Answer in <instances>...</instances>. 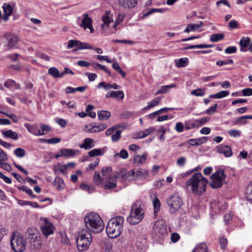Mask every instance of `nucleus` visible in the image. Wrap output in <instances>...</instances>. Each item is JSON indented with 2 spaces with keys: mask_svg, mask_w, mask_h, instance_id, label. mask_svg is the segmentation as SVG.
Returning a JSON list of instances; mask_svg holds the SVG:
<instances>
[{
  "mask_svg": "<svg viewBox=\"0 0 252 252\" xmlns=\"http://www.w3.org/2000/svg\"><path fill=\"white\" fill-rule=\"evenodd\" d=\"M86 226L88 230L98 233L104 229V224L98 214L91 213L84 218Z\"/></svg>",
  "mask_w": 252,
  "mask_h": 252,
  "instance_id": "f03ea898",
  "label": "nucleus"
},
{
  "mask_svg": "<svg viewBox=\"0 0 252 252\" xmlns=\"http://www.w3.org/2000/svg\"><path fill=\"white\" fill-rule=\"evenodd\" d=\"M252 119V116L250 115H246L243 116L240 118H239L235 122L236 124H241L244 125L246 124L247 122L246 121V119Z\"/></svg>",
  "mask_w": 252,
  "mask_h": 252,
  "instance_id": "58836bf2",
  "label": "nucleus"
},
{
  "mask_svg": "<svg viewBox=\"0 0 252 252\" xmlns=\"http://www.w3.org/2000/svg\"><path fill=\"white\" fill-rule=\"evenodd\" d=\"M169 212L171 214L178 212L183 204L181 197L177 194L174 193L169 197L166 200Z\"/></svg>",
  "mask_w": 252,
  "mask_h": 252,
  "instance_id": "20e7f679",
  "label": "nucleus"
},
{
  "mask_svg": "<svg viewBox=\"0 0 252 252\" xmlns=\"http://www.w3.org/2000/svg\"><path fill=\"white\" fill-rule=\"evenodd\" d=\"M153 232L159 237L166 233V227L162 220H158L155 222L153 227Z\"/></svg>",
  "mask_w": 252,
  "mask_h": 252,
  "instance_id": "ddd939ff",
  "label": "nucleus"
},
{
  "mask_svg": "<svg viewBox=\"0 0 252 252\" xmlns=\"http://www.w3.org/2000/svg\"><path fill=\"white\" fill-rule=\"evenodd\" d=\"M3 11L4 14L10 15L12 13V7L10 4L4 3L3 5Z\"/></svg>",
  "mask_w": 252,
  "mask_h": 252,
  "instance_id": "c03bdc74",
  "label": "nucleus"
},
{
  "mask_svg": "<svg viewBox=\"0 0 252 252\" xmlns=\"http://www.w3.org/2000/svg\"><path fill=\"white\" fill-rule=\"evenodd\" d=\"M15 154L17 157H23L25 155V152L21 148H17L15 150Z\"/></svg>",
  "mask_w": 252,
  "mask_h": 252,
  "instance_id": "680f3d73",
  "label": "nucleus"
},
{
  "mask_svg": "<svg viewBox=\"0 0 252 252\" xmlns=\"http://www.w3.org/2000/svg\"><path fill=\"white\" fill-rule=\"evenodd\" d=\"M92 237L90 233L82 234L78 236L76 240L77 246L79 251H85L87 250L91 242Z\"/></svg>",
  "mask_w": 252,
  "mask_h": 252,
  "instance_id": "6e6552de",
  "label": "nucleus"
},
{
  "mask_svg": "<svg viewBox=\"0 0 252 252\" xmlns=\"http://www.w3.org/2000/svg\"><path fill=\"white\" fill-rule=\"evenodd\" d=\"M124 218L118 216L108 221L106 231L108 236L110 238H115L119 236L123 231Z\"/></svg>",
  "mask_w": 252,
  "mask_h": 252,
  "instance_id": "7ed1b4c3",
  "label": "nucleus"
},
{
  "mask_svg": "<svg viewBox=\"0 0 252 252\" xmlns=\"http://www.w3.org/2000/svg\"><path fill=\"white\" fill-rule=\"evenodd\" d=\"M242 92L243 95L244 96H251L252 95V89L251 88L243 89Z\"/></svg>",
  "mask_w": 252,
  "mask_h": 252,
  "instance_id": "774afa93",
  "label": "nucleus"
},
{
  "mask_svg": "<svg viewBox=\"0 0 252 252\" xmlns=\"http://www.w3.org/2000/svg\"><path fill=\"white\" fill-rule=\"evenodd\" d=\"M147 157V154L146 153L143 154L142 156H135L134 157V160L138 163H142L146 160Z\"/></svg>",
  "mask_w": 252,
  "mask_h": 252,
  "instance_id": "e433bc0d",
  "label": "nucleus"
},
{
  "mask_svg": "<svg viewBox=\"0 0 252 252\" xmlns=\"http://www.w3.org/2000/svg\"><path fill=\"white\" fill-rule=\"evenodd\" d=\"M99 163V159L96 158L94 162L91 163L89 165V169L94 170L98 165Z\"/></svg>",
  "mask_w": 252,
  "mask_h": 252,
  "instance_id": "69168bd1",
  "label": "nucleus"
},
{
  "mask_svg": "<svg viewBox=\"0 0 252 252\" xmlns=\"http://www.w3.org/2000/svg\"><path fill=\"white\" fill-rule=\"evenodd\" d=\"M217 151L221 154L224 155L226 157L231 156L232 152L230 148L226 145L220 146L217 147Z\"/></svg>",
  "mask_w": 252,
  "mask_h": 252,
  "instance_id": "412c9836",
  "label": "nucleus"
},
{
  "mask_svg": "<svg viewBox=\"0 0 252 252\" xmlns=\"http://www.w3.org/2000/svg\"><path fill=\"white\" fill-rule=\"evenodd\" d=\"M4 37L6 40L5 46L8 49H11L14 47L18 42V36L11 33H6L4 35Z\"/></svg>",
  "mask_w": 252,
  "mask_h": 252,
  "instance_id": "f8f14e48",
  "label": "nucleus"
},
{
  "mask_svg": "<svg viewBox=\"0 0 252 252\" xmlns=\"http://www.w3.org/2000/svg\"><path fill=\"white\" fill-rule=\"evenodd\" d=\"M149 176L148 171L145 169H138L134 170V180L146 179Z\"/></svg>",
  "mask_w": 252,
  "mask_h": 252,
  "instance_id": "a211bd4d",
  "label": "nucleus"
},
{
  "mask_svg": "<svg viewBox=\"0 0 252 252\" xmlns=\"http://www.w3.org/2000/svg\"><path fill=\"white\" fill-rule=\"evenodd\" d=\"M94 181L95 183L97 184L100 183L101 182H102V183H104V180L103 178H101L99 173L98 171H95L94 172Z\"/></svg>",
  "mask_w": 252,
  "mask_h": 252,
  "instance_id": "de8ad7c7",
  "label": "nucleus"
},
{
  "mask_svg": "<svg viewBox=\"0 0 252 252\" xmlns=\"http://www.w3.org/2000/svg\"><path fill=\"white\" fill-rule=\"evenodd\" d=\"M11 245L16 252H22L26 248V242L22 235L14 234L11 239Z\"/></svg>",
  "mask_w": 252,
  "mask_h": 252,
  "instance_id": "0eeeda50",
  "label": "nucleus"
},
{
  "mask_svg": "<svg viewBox=\"0 0 252 252\" xmlns=\"http://www.w3.org/2000/svg\"><path fill=\"white\" fill-rule=\"evenodd\" d=\"M134 170L127 171L126 169H122L119 172L114 173L113 177L115 179L120 177L124 180L131 181L134 180Z\"/></svg>",
  "mask_w": 252,
  "mask_h": 252,
  "instance_id": "9b49d317",
  "label": "nucleus"
},
{
  "mask_svg": "<svg viewBox=\"0 0 252 252\" xmlns=\"http://www.w3.org/2000/svg\"><path fill=\"white\" fill-rule=\"evenodd\" d=\"M93 66L94 69L99 68L107 73L109 76L111 75V73L104 65H103L99 63H93Z\"/></svg>",
  "mask_w": 252,
  "mask_h": 252,
  "instance_id": "37998d69",
  "label": "nucleus"
},
{
  "mask_svg": "<svg viewBox=\"0 0 252 252\" xmlns=\"http://www.w3.org/2000/svg\"><path fill=\"white\" fill-rule=\"evenodd\" d=\"M48 73L54 78H62L61 73L58 69L55 67H51L49 68Z\"/></svg>",
  "mask_w": 252,
  "mask_h": 252,
  "instance_id": "c756f323",
  "label": "nucleus"
},
{
  "mask_svg": "<svg viewBox=\"0 0 252 252\" xmlns=\"http://www.w3.org/2000/svg\"><path fill=\"white\" fill-rule=\"evenodd\" d=\"M112 67L118 73L121 74L123 77H125L126 76L125 73L122 70L118 63L115 62L114 63H113L112 64Z\"/></svg>",
  "mask_w": 252,
  "mask_h": 252,
  "instance_id": "a19ab883",
  "label": "nucleus"
},
{
  "mask_svg": "<svg viewBox=\"0 0 252 252\" xmlns=\"http://www.w3.org/2000/svg\"><path fill=\"white\" fill-rule=\"evenodd\" d=\"M228 27L231 29H236L238 27V23L235 20L230 21L228 23Z\"/></svg>",
  "mask_w": 252,
  "mask_h": 252,
  "instance_id": "052dcab7",
  "label": "nucleus"
},
{
  "mask_svg": "<svg viewBox=\"0 0 252 252\" xmlns=\"http://www.w3.org/2000/svg\"><path fill=\"white\" fill-rule=\"evenodd\" d=\"M117 127L114 126L111 128L107 129L105 132L106 135H112L111 138L113 141H118L120 137L121 134V131L120 130H116L115 132L113 133L115 130L116 129Z\"/></svg>",
  "mask_w": 252,
  "mask_h": 252,
  "instance_id": "f3484780",
  "label": "nucleus"
},
{
  "mask_svg": "<svg viewBox=\"0 0 252 252\" xmlns=\"http://www.w3.org/2000/svg\"><path fill=\"white\" fill-rule=\"evenodd\" d=\"M191 94L195 95L197 96H202L205 94V91L203 89H197L196 90H192L191 92Z\"/></svg>",
  "mask_w": 252,
  "mask_h": 252,
  "instance_id": "a18cd8bd",
  "label": "nucleus"
},
{
  "mask_svg": "<svg viewBox=\"0 0 252 252\" xmlns=\"http://www.w3.org/2000/svg\"><path fill=\"white\" fill-rule=\"evenodd\" d=\"M4 86L9 89L14 88L16 89H19L20 88V85L19 84H17L16 82L13 80H8L6 81L4 83Z\"/></svg>",
  "mask_w": 252,
  "mask_h": 252,
  "instance_id": "2f4dec72",
  "label": "nucleus"
},
{
  "mask_svg": "<svg viewBox=\"0 0 252 252\" xmlns=\"http://www.w3.org/2000/svg\"><path fill=\"white\" fill-rule=\"evenodd\" d=\"M97 87L98 88L100 87H103L105 90H109L110 89V84L108 83H106L104 82H102L98 84Z\"/></svg>",
  "mask_w": 252,
  "mask_h": 252,
  "instance_id": "0e129e2a",
  "label": "nucleus"
},
{
  "mask_svg": "<svg viewBox=\"0 0 252 252\" xmlns=\"http://www.w3.org/2000/svg\"><path fill=\"white\" fill-rule=\"evenodd\" d=\"M118 5L124 9H129L135 7L137 0H117Z\"/></svg>",
  "mask_w": 252,
  "mask_h": 252,
  "instance_id": "2eb2a0df",
  "label": "nucleus"
},
{
  "mask_svg": "<svg viewBox=\"0 0 252 252\" xmlns=\"http://www.w3.org/2000/svg\"><path fill=\"white\" fill-rule=\"evenodd\" d=\"M175 129L178 132H182L184 129V126L181 122L176 123Z\"/></svg>",
  "mask_w": 252,
  "mask_h": 252,
  "instance_id": "4d7b16f0",
  "label": "nucleus"
},
{
  "mask_svg": "<svg viewBox=\"0 0 252 252\" xmlns=\"http://www.w3.org/2000/svg\"><path fill=\"white\" fill-rule=\"evenodd\" d=\"M101 173L103 179H108V182L103 183L104 188L107 189H111L115 188L117 186V183L116 181H114L113 178H114L112 174V169L111 167H103L101 171Z\"/></svg>",
  "mask_w": 252,
  "mask_h": 252,
  "instance_id": "39448f33",
  "label": "nucleus"
},
{
  "mask_svg": "<svg viewBox=\"0 0 252 252\" xmlns=\"http://www.w3.org/2000/svg\"><path fill=\"white\" fill-rule=\"evenodd\" d=\"M107 127V125L105 124H100L97 126H92V128L90 129L92 132H97L103 130Z\"/></svg>",
  "mask_w": 252,
  "mask_h": 252,
  "instance_id": "72a5a7b5",
  "label": "nucleus"
},
{
  "mask_svg": "<svg viewBox=\"0 0 252 252\" xmlns=\"http://www.w3.org/2000/svg\"><path fill=\"white\" fill-rule=\"evenodd\" d=\"M94 143H83L82 144L80 145L79 146L81 148L89 150L94 147Z\"/></svg>",
  "mask_w": 252,
  "mask_h": 252,
  "instance_id": "603ef678",
  "label": "nucleus"
},
{
  "mask_svg": "<svg viewBox=\"0 0 252 252\" xmlns=\"http://www.w3.org/2000/svg\"><path fill=\"white\" fill-rule=\"evenodd\" d=\"M237 48L234 46H230L226 48L225 49V52L226 54H232L236 52Z\"/></svg>",
  "mask_w": 252,
  "mask_h": 252,
  "instance_id": "338daca9",
  "label": "nucleus"
},
{
  "mask_svg": "<svg viewBox=\"0 0 252 252\" xmlns=\"http://www.w3.org/2000/svg\"><path fill=\"white\" fill-rule=\"evenodd\" d=\"M229 94V92L226 91H222L216 94V98H221L226 96Z\"/></svg>",
  "mask_w": 252,
  "mask_h": 252,
  "instance_id": "5fc2aeb1",
  "label": "nucleus"
},
{
  "mask_svg": "<svg viewBox=\"0 0 252 252\" xmlns=\"http://www.w3.org/2000/svg\"><path fill=\"white\" fill-rule=\"evenodd\" d=\"M144 213L143 210L136 205L131 209L129 217L127 218V221L132 224L139 223L143 219Z\"/></svg>",
  "mask_w": 252,
  "mask_h": 252,
  "instance_id": "423d86ee",
  "label": "nucleus"
},
{
  "mask_svg": "<svg viewBox=\"0 0 252 252\" xmlns=\"http://www.w3.org/2000/svg\"><path fill=\"white\" fill-rule=\"evenodd\" d=\"M112 97L118 100H122L124 97V94L122 91H112Z\"/></svg>",
  "mask_w": 252,
  "mask_h": 252,
  "instance_id": "ea45409f",
  "label": "nucleus"
},
{
  "mask_svg": "<svg viewBox=\"0 0 252 252\" xmlns=\"http://www.w3.org/2000/svg\"><path fill=\"white\" fill-rule=\"evenodd\" d=\"M208 182L201 173H195L187 181L186 185L193 193L200 195L205 191Z\"/></svg>",
  "mask_w": 252,
  "mask_h": 252,
  "instance_id": "f257e3e1",
  "label": "nucleus"
},
{
  "mask_svg": "<svg viewBox=\"0 0 252 252\" xmlns=\"http://www.w3.org/2000/svg\"><path fill=\"white\" fill-rule=\"evenodd\" d=\"M98 117L100 120H107L111 116V113L105 110H100L97 112Z\"/></svg>",
  "mask_w": 252,
  "mask_h": 252,
  "instance_id": "7c9ffc66",
  "label": "nucleus"
},
{
  "mask_svg": "<svg viewBox=\"0 0 252 252\" xmlns=\"http://www.w3.org/2000/svg\"><path fill=\"white\" fill-rule=\"evenodd\" d=\"M217 106L218 104L216 103L214 105L207 109L205 111V113L208 115L214 114L217 111Z\"/></svg>",
  "mask_w": 252,
  "mask_h": 252,
  "instance_id": "864d4df0",
  "label": "nucleus"
},
{
  "mask_svg": "<svg viewBox=\"0 0 252 252\" xmlns=\"http://www.w3.org/2000/svg\"><path fill=\"white\" fill-rule=\"evenodd\" d=\"M225 175L223 170L218 171L211 176L210 186L212 188H220L222 185V182L225 179Z\"/></svg>",
  "mask_w": 252,
  "mask_h": 252,
  "instance_id": "1a4fd4ad",
  "label": "nucleus"
},
{
  "mask_svg": "<svg viewBox=\"0 0 252 252\" xmlns=\"http://www.w3.org/2000/svg\"><path fill=\"white\" fill-rule=\"evenodd\" d=\"M53 185L58 190H61L63 189L65 184L63 179L56 177L53 182Z\"/></svg>",
  "mask_w": 252,
  "mask_h": 252,
  "instance_id": "cd10ccee",
  "label": "nucleus"
},
{
  "mask_svg": "<svg viewBox=\"0 0 252 252\" xmlns=\"http://www.w3.org/2000/svg\"><path fill=\"white\" fill-rule=\"evenodd\" d=\"M189 63V60L187 58H183L180 59L178 63H176V65L178 67H183L186 66Z\"/></svg>",
  "mask_w": 252,
  "mask_h": 252,
  "instance_id": "79ce46f5",
  "label": "nucleus"
},
{
  "mask_svg": "<svg viewBox=\"0 0 252 252\" xmlns=\"http://www.w3.org/2000/svg\"><path fill=\"white\" fill-rule=\"evenodd\" d=\"M202 22H200L199 24H188L184 30L185 32L189 33L190 32H193L197 30L202 26Z\"/></svg>",
  "mask_w": 252,
  "mask_h": 252,
  "instance_id": "5701e85b",
  "label": "nucleus"
},
{
  "mask_svg": "<svg viewBox=\"0 0 252 252\" xmlns=\"http://www.w3.org/2000/svg\"><path fill=\"white\" fill-rule=\"evenodd\" d=\"M40 223L41 230L44 235L47 237L54 233L55 227L47 218H41Z\"/></svg>",
  "mask_w": 252,
  "mask_h": 252,
  "instance_id": "9d476101",
  "label": "nucleus"
},
{
  "mask_svg": "<svg viewBox=\"0 0 252 252\" xmlns=\"http://www.w3.org/2000/svg\"><path fill=\"white\" fill-rule=\"evenodd\" d=\"M153 205L154 207V213H157L160 209V202L159 200L156 198L153 201Z\"/></svg>",
  "mask_w": 252,
  "mask_h": 252,
  "instance_id": "49530a36",
  "label": "nucleus"
},
{
  "mask_svg": "<svg viewBox=\"0 0 252 252\" xmlns=\"http://www.w3.org/2000/svg\"><path fill=\"white\" fill-rule=\"evenodd\" d=\"M77 64L81 67H89L91 63L87 61L83 60H80L77 62Z\"/></svg>",
  "mask_w": 252,
  "mask_h": 252,
  "instance_id": "13d9d810",
  "label": "nucleus"
},
{
  "mask_svg": "<svg viewBox=\"0 0 252 252\" xmlns=\"http://www.w3.org/2000/svg\"><path fill=\"white\" fill-rule=\"evenodd\" d=\"M27 234L29 239L33 240L34 241L37 239V231L35 228H29L27 231Z\"/></svg>",
  "mask_w": 252,
  "mask_h": 252,
  "instance_id": "a878e982",
  "label": "nucleus"
},
{
  "mask_svg": "<svg viewBox=\"0 0 252 252\" xmlns=\"http://www.w3.org/2000/svg\"><path fill=\"white\" fill-rule=\"evenodd\" d=\"M83 18L82 19L80 27L86 29L88 28L90 30V32L93 33L94 32V29L92 26V19L89 16L88 14H85L83 15Z\"/></svg>",
  "mask_w": 252,
  "mask_h": 252,
  "instance_id": "4468645a",
  "label": "nucleus"
},
{
  "mask_svg": "<svg viewBox=\"0 0 252 252\" xmlns=\"http://www.w3.org/2000/svg\"><path fill=\"white\" fill-rule=\"evenodd\" d=\"M101 20L103 23L101 24V27H108L109 24L113 21V16L109 11H106L101 17Z\"/></svg>",
  "mask_w": 252,
  "mask_h": 252,
  "instance_id": "6ab92c4d",
  "label": "nucleus"
},
{
  "mask_svg": "<svg viewBox=\"0 0 252 252\" xmlns=\"http://www.w3.org/2000/svg\"><path fill=\"white\" fill-rule=\"evenodd\" d=\"M128 154L127 152L124 149L122 150L120 153H116L114 155V157L115 158L119 157L123 159H126L128 158Z\"/></svg>",
  "mask_w": 252,
  "mask_h": 252,
  "instance_id": "4c0bfd02",
  "label": "nucleus"
},
{
  "mask_svg": "<svg viewBox=\"0 0 252 252\" xmlns=\"http://www.w3.org/2000/svg\"><path fill=\"white\" fill-rule=\"evenodd\" d=\"M0 167L7 171H10L12 170L11 166L9 164L6 163V162H3L1 164H0Z\"/></svg>",
  "mask_w": 252,
  "mask_h": 252,
  "instance_id": "e2e57ef3",
  "label": "nucleus"
},
{
  "mask_svg": "<svg viewBox=\"0 0 252 252\" xmlns=\"http://www.w3.org/2000/svg\"><path fill=\"white\" fill-rule=\"evenodd\" d=\"M78 41L77 40H70L68 41L67 48L71 49L73 47H78Z\"/></svg>",
  "mask_w": 252,
  "mask_h": 252,
  "instance_id": "bf43d9fd",
  "label": "nucleus"
},
{
  "mask_svg": "<svg viewBox=\"0 0 252 252\" xmlns=\"http://www.w3.org/2000/svg\"><path fill=\"white\" fill-rule=\"evenodd\" d=\"M106 151V148H103L102 149H94L91 150L88 153V155L90 157H94L99 156H102Z\"/></svg>",
  "mask_w": 252,
  "mask_h": 252,
  "instance_id": "b1692460",
  "label": "nucleus"
},
{
  "mask_svg": "<svg viewBox=\"0 0 252 252\" xmlns=\"http://www.w3.org/2000/svg\"><path fill=\"white\" fill-rule=\"evenodd\" d=\"M155 129L154 127H151L143 131H140L134 134V138L135 139L143 138L155 131Z\"/></svg>",
  "mask_w": 252,
  "mask_h": 252,
  "instance_id": "4be33fe9",
  "label": "nucleus"
},
{
  "mask_svg": "<svg viewBox=\"0 0 252 252\" xmlns=\"http://www.w3.org/2000/svg\"><path fill=\"white\" fill-rule=\"evenodd\" d=\"M24 126L30 132L35 135L39 136L43 134V133L41 132V130L39 129L36 125H31L26 123L24 124Z\"/></svg>",
  "mask_w": 252,
  "mask_h": 252,
  "instance_id": "aec40b11",
  "label": "nucleus"
},
{
  "mask_svg": "<svg viewBox=\"0 0 252 252\" xmlns=\"http://www.w3.org/2000/svg\"><path fill=\"white\" fill-rule=\"evenodd\" d=\"M7 160V157L5 153L0 149V164Z\"/></svg>",
  "mask_w": 252,
  "mask_h": 252,
  "instance_id": "6e6d98bb",
  "label": "nucleus"
},
{
  "mask_svg": "<svg viewBox=\"0 0 252 252\" xmlns=\"http://www.w3.org/2000/svg\"><path fill=\"white\" fill-rule=\"evenodd\" d=\"M233 63V60L231 59H227L226 60H223V61H218L217 62L216 64L217 65L219 66H222L223 65H226L228 64H232Z\"/></svg>",
  "mask_w": 252,
  "mask_h": 252,
  "instance_id": "3c124183",
  "label": "nucleus"
},
{
  "mask_svg": "<svg viewBox=\"0 0 252 252\" xmlns=\"http://www.w3.org/2000/svg\"><path fill=\"white\" fill-rule=\"evenodd\" d=\"M79 151L76 150H71L68 149H61L60 152L55 156L56 158L60 157H72L78 155Z\"/></svg>",
  "mask_w": 252,
  "mask_h": 252,
  "instance_id": "dca6fc26",
  "label": "nucleus"
},
{
  "mask_svg": "<svg viewBox=\"0 0 252 252\" xmlns=\"http://www.w3.org/2000/svg\"><path fill=\"white\" fill-rule=\"evenodd\" d=\"M162 99L161 96H158L149 102L148 105L143 108V110H148L157 106L159 104Z\"/></svg>",
  "mask_w": 252,
  "mask_h": 252,
  "instance_id": "bb28decb",
  "label": "nucleus"
},
{
  "mask_svg": "<svg viewBox=\"0 0 252 252\" xmlns=\"http://www.w3.org/2000/svg\"><path fill=\"white\" fill-rule=\"evenodd\" d=\"M207 247L205 243H200L196 246L193 252H207Z\"/></svg>",
  "mask_w": 252,
  "mask_h": 252,
  "instance_id": "f704fd0d",
  "label": "nucleus"
},
{
  "mask_svg": "<svg viewBox=\"0 0 252 252\" xmlns=\"http://www.w3.org/2000/svg\"><path fill=\"white\" fill-rule=\"evenodd\" d=\"M2 134L4 135L5 137L10 138L13 140H16L18 139V133L11 129L3 131Z\"/></svg>",
  "mask_w": 252,
  "mask_h": 252,
  "instance_id": "c85d7f7f",
  "label": "nucleus"
},
{
  "mask_svg": "<svg viewBox=\"0 0 252 252\" xmlns=\"http://www.w3.org/2000/svg\"><path fill=\"white\" fill-rule=\"evenodd\" d=\"M251 39L250 38L247 37H243L241 39L239 44L241 47L240 51L242 52H246L247 51V47L248 45H249L250 43Z\"/></svg>",
  "mask_w": 252,
  "mask_h": 252,
  "instance_id": "393cba45",
  "label": "nucleus"
},
{
  "mask_svg": "<svg viewBox=\"0 0 252 252\" xmlns=\"http://www.w3.org/2000/svg\"><path fill=\"white\" fill-rule=\"evenodd\" d=\"M80 188L84 190L91 193L93 191L94 188L91 186H88L87 184L83 183L80 185Z\"/></svg>",
  "mask_w": 252,
  "mask_h": 252,
  "instance_id": "8fccbe9b",
  "label": "nucleus"
},
{
  "mask_svg": "<svg viewBox=\"0 0 252 252\" xmlns=\"http://www.w3.org/2000/svg\"><path fill=\"white\" fill-rule=\"evenodd\" d=\"M94 108V105H89L86 108V112L88 113V115L91 118H95L96 113L94 112L91 111Z\"/></svg>",
  "mask_w": 252,
  "mask_h": 252,
  "instance_id": "09e8293b",
  "label": "nucleus"
},
{
  "mask_svg": "<svg viewBox=\"0 0 252 252\" xmlns=\"http://www.w3.org/2000/svg\"><path fill=\"white\" fill-rule=\"evenodd\" d=\"M94 47L90 44L86 42H82L80 41H78V48L74 49L75 51H77L79 49H93Z\"/></svg>",
  "mask_w": 252,
  "mask_h": 252,
  "instance_id": "473e14b6",
  "label": "nucleus"
},
{
  "mask_svg": "<svg viewBox=\"0 0 252 252\" xmlns=\"http://www.w3.org/2000/svg\"><path fill=\"white\" fill-rule=\"evenodd\" d=\"M223 38L224 35L222 33L213 34L210 37V40L213 42H217L222 40Z\"/></svg>",
  "mask_w": 252,
  "mask_h": 252,
  "instance_id": "c9c22d12",
  "label": "nucleus"
}]
</instances>
